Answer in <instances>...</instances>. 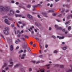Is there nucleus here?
Masks as SVG:
<instances>
[{"label":"nucleus","instance_id":"f257e3e1","mask_svg":"<svg viewBox=\"0 0 72 72\" xmlns=\"http://www.w3.org/2000/svg\"><path fill=\"white\" fill-rule=\"evenodd\" d=\"M28 46V44L27 43V42H26V41H25L23 43L22 45L23 48L26 49Z\"/></svg>","mask_w":72,"mask_h":72},{"label":"nucleus","instance_id":"f03ea898","mask_svg":"<svg viewBox=\"0 0 72 72\" xmlns=\"http://www.w3.org/2000/svg\"><path fill=\"white\" fill-rule=\"evenodd\" d=\"M0 9L1 10H3L4 12L5 11H6V12L9 10V9L7 7H6L5 8L2 6H1L0 7Z\"/></svg>","mask_w":72,"mask_h":72},{"label":"nucleus","instance_id":"7ed1b4c3","mask_svg":"<svg viewBox=\"0 0 72 72\" xmlns=\"http://www.w3.org/2000/svg\"><path fill=\"white\" fill-rule=\"evenodd\" d=\"M5 30L3 31L5 35H8V30H9V28L7 27L5 28Z\"/></svg>","mask_w":72,"mask_h":72},{"label":"nucleus","instance_id":"20e7f679","mask_svg":"<svg viewBox=\"0 0 72 72\" xmlns=\"http://www.w3.org/2000/svg\"><path fill=\"white\" fill-rule=\"evenodd\" d=\"M4 22L5 23H6L7 24H8V25H10V23H9V22L7 19H5L4 20Z\"/></svg>","mask_w":72,"mask_h":72},{"label":"nucleus","instance_id":"39448f33","mask_svg":"<svg viewBox=\"0 0 72 72\" xmlns=\"http://www.w3.org/2000/svg\"><path fill=\"white\" fill-rule=\"evenodd\" d=\"M27 16L28 17L30 18V19H32L33 18L32 16L31 15H30V14H28Z\"/></svg>","mask_w":72,"mask_h":72},{"label":"nucleus","instance_id":"423d86ee","mask_svg":"<svg viewBox=\"0 0 72 72\" xmlns=\"http://www.w3.org/2000/svg\"><path fill=\"white\" fill-rule=\"evenodd\" d=\"M57 37V38H59V39H64V37H60L59 36H58Z\"/></svg>","mask_w":72,"mask_h":72},{"label":"nucleus","instance_id":"0eeeda50","mask_svg":"<svg viewBox=\"0 0 72 72\" xmlns=\"http://www.w3.org/2000/svg\"><path fill=\"white\" fill-rule=\"evenodd\" d=\"M10 14H12V15L14 14V12L13 10H10Z\"/></svg>","mask_w":72,"mask_h":72},{"label":"nucleus","instance_id":"6e6552de","mask_svg":"<svg viewBox=\"0 0 72 72\" xmlns=\"http://www.w3.org/2000/svg\"><path fill=\"white\" fill-rule=\"evenodd\" d=\"M16 17H22V15L20 14H15V15Z\"/></svg>","mask_w":72,"mask_h":72},{"label":"nucleus","instance_id":"1a4fd4ad","mask_svg":"<svg viewBox=\"0 0 72 72\" xmlns=\"http://www.w3.org/2000/svg\"><path fill=\"white\" fill-rule=\"evenodd\" d=\"M10 50L11 51H12V50H13V46H11L10 47Z\"/></svg>","mask_w":72,"mask_h":72},{"label":"nucleus","instance_id":"9d476101","mask_svg":"<svg viewBox=\"0 0 72 72\" xmlns=\"http://www.w3.org/2000/svg\"><path fill=\"white\" fill-rule=\"evenodd\" d=\"M28 47V46L27 47V48H28V49H27V50H28V51H31V49H30V48Z\"/></svg>","mask_w":72,"mask_h":72},{"label":"nucleus","instance_id":"9b49d317","mask_svg":"<svg viewBox=\"0 0 72 72\" xmlns=\"http://www.w3.org/2000/svg\"><path fill=\"white\" fill-rule=\"evenodd\" d=\"M57 30H62V28L61 27H59L57 28Z\"/></svg>","mask_w":72,"mask_h":72},{"label":"nucleus","instance_id":"f8f14e48","mask_svg":"<svg viewBox=\"0 0 72 72\" xmlns=\"http://www.w3.org/2000/svg\"><path fill=\"white\" fill-rule=\"evenodd\" d=\"M49 12H53V13H54V11L53 10H50L48 11Z\"/></svg>","mask_w":72,"mask_h":72},{"label":"nucleus","instance_id":"ddd939ff","mask_svg":"<svg viewBox=\"0 0 72 72\" xmlns=\"http://www.w3.org/2000/svg\"><path fill=\"white\" fill-rule=\"evenodd\" d=\"M40 71L41 72H45V70L43 69H42L40 70Z\"/></svg>","mask_w":72,"mask_h":72},{"label":"nucleus","instance_id":"4468645a","mask_svg":"<svg viewBox=\"0 0 72 72\" xmlns=\"http://www.w3.org/2000/svg\"><path fill=\"white\" fill-rule=\"evenodd\" d=\"M20 65V64H16V65L14 66V67L15 68L17 67H18V66H19Z\"/></svg>","mask_w":72,"mask_h":72},{"label":"nucleus","instance_id":"2eb2a0df","mask_svg":"<svg viewBox=\"0 0 72 72\" xmlns=\"http://www.w3.org/2000/svg\"><path fill=\"white\" fill-rule=\"evenodd\" d=\"M23 50H20V51H19V54H20V53H23Z\"/></svg>","mask_w":72,"mask_h":72},{"label":"nucleus","instance_id":"dca6fc26","mask_svg":"<svg viewBox=\"0 0 72 72\" xmlns=\"http://www.w3.org/2000/svg\"><path fill=\"white\" fill-rule=\"evenodd\" d=\"M67 48L66 47H64L62 48L63 50H66Z\"/></svg>","mask_w":72,"mask_h":72},{"label":"nucleus","instance_id":"f3484780","mask_svg":"<svg viewBox=\"0 0 72 72\" xmlns=\"http://www.w3.org/2000/svg\"><path fill=\"white\" fill-rule=\"evenodd\" d=\"M69 23H70V22H69V21L66 22V23H65V24L67 25V24H69Z\"/></svg>","mask_w":72,"mask_h":72},{"label":"nucleus","instance_id":"a211bd4d","mask_svg":"<svg viewBox=\"0 0 72 72\" xmlns=\"http://www.w3.org/2000/svg\"><path fill=\"white\" fill-rule=\"evenodd\" d=\"M24 37L25 39H27L29 37L28 36L26 35H24Z\"/></svg>","mask_w":72,"mask_h":72},{"label":"nucleus","instance_id":"6ab92c4d","mask_svg":"<svg viewBox=\"0 0 72 72\" xmlns=\"http://www.w3.org/2000/svg\"><path fill=\"white\" fill-rule=\"evenodd\" d=\"M68 30L69 31H70L71 29V26H69L68 27Z\"/></svg>","mask_w":72,"mask_h":72},{"label":"nucleus","instance_id":"aec40b11","mask_svg":"<svg viewBox=\"0 0 72 72\" xmlns=\"http://www.w3.org/2000/svg\"><path fill=\"white\" fill-rule=\"evenodd\" d=\"M64 66L63 65H61L60 66V68H64Z\"/></svg>","mask_w":72,"mask_h":72},{"label":"nucleus","instance_id":"412c9836","mask_svg":"<svg viewBox=\"0 0 72 72\" xmlns=\"http://www.w3.org/2000/svg\"><path fill=\"white\" fill-rule=\"evenodd\" d=\"M37 26V27H40V24H38L37 23L35 24Z\"/></svg>","mask_w":72,"mask_h":72},{"label":"nucleus","instance_id":"4be33fe9","mask_svg":"<svg viewBox=\"0 0 72 72\" xmlns=\"http://www.w3.org/2000/svg\"><path fill=\"white\" fill-rule=\"evenodd\" d=\"M54 53H56V54H57L58 53V51L57 50H55L54 51Z\"/></svg>","mask_w":72,"mask_h":72},{"label":"nucleus","instance_id":"5701e85b","mask_svg":"<svg viewBox=\"0 0 72 72\" xmlns=\"http://www.w3.org/2000/svg\"><path fill=\"white\" fill-rule=\"evenodd\" d=\"M6 66V64L5 63H4V65L3 66L2 68H4V67H5V66Z\"/></svg>","mask_w":72,"mask_h":72},{"label":"nucleus","instance_id":"b1692460","mask_svg":"<svg viewBox=\"0 0 72 72\" xmlns=\"http://www.w3.org/2000/svg\"><path fill=\"white\" fill-rule=\"evenodd\" d=\"M58 16L59 17H62V14H59Z\"/></svg>","mask_w":72,"mask_h":72},{"label":"nucleus","instance_id":"393cba45","mask_svg":"<svg viewBox=\"0 0 72 72\" xmlns=\"http://www.w3.org/2000/svg\"><path fill=\"white\" fill-rule=\"evenodd\" d=\"M71 71H72L71 70L69 69V70H68V71H67L66 72H71Z\"/></svg>","mask_w":72,"mask_h":72},{"label":"nucleus","instance_id":"a878e982","mask_svg":"<svg viewBox=\"0 0 72 72\" xmlns=\"http://www.w3.org/2000/svg\"><path fill=\"white\" fill-rule=\"evenodd\" d=\"M33 7L34 8H36V7H37V5H35L33 6Z\"/></svg>","mask_w":72,"mask_h":72},{"label":"nucleus","instance_id":"bb28decb","mask_svg":"<svg viewBox=\"0 0 72 72\" xmlns=\"http://www.w3.org/2000/svg\"><path fill=\"white\" fill-rule=\"evenodd\" d=\"M28 30L29 31H31V30H32V27L30 28V29H29Z\"/></svg>","mask_w":72,"mask_h":72},{"label":"nucleus","instance_id":"cd10ccee","mask_svg":"<svg viewBox=\"0 0 72 72\" xmlns=\"http://www.w3.org/2000/svg\"><path fill=\"white\" fill-rule=\"evenodd\" d=\"M62 31L63 32H64L65 31H66V29H64L62 30Z\"/></svg>","mask_w":72,"mask_h":72},{"label":"nucleus","instance_id":"c85d7f7f","mask_svg":"<svg viewBox=\"0 0 72 72\" xmlns=\"http://www.w3.org/2000/svg\"><path fill=\"white\" fill-rule=\"evenodd\" d=\"M8 19L9 20H10V21H12L13 20V19L10 17L8 18Z\"/></svg>","mask_w":72,"mask_h":72},{"label":"nucleus","instance_id":"c756f323","mask_svg":"<svg viewBox=\"0 0 72 72\" xmlns=\"http://www.w3.org/2000/svg\"><path fill=\"white\" fill-rule=\"evenodd\" d=\"M37 6H39V7H41V5L40 4H38Z\"/></svg>","mask_w":72,"mask_h":72},{"label":"nucleus","instance_id":"7c9ffc66","mask_svg":"<svg viewBox=\"0 0 72 72\" xmlns=\"http://www.w3.org/2000/svg\"><path fill=\"white\" fill-rule=\"evenodd\" d=\"M21 40H23L24 41H26V40H25V39H24V38H21Z\"/></svg>","mask_w":72,"mask_h":72},{"label":"nucleus","instance_id":"2f4dec72","mask_svg":"<svg viewBox=\"0 0 72 72\" xmlns=\"http://www.w3.org/2000/svg\"><path fill=\"white\" fill-rule=\"evenodd\" d=\"M27 52V51L26 50H24L23 51L24 53H26Z\"/></svg>","mask_w":72,"mask_h":72},{"label":"nucleus","instance_id":"473e14b6","mask_svg":"<svg viewBox=\"0 0 72 72\" xmlns=\"http://www.w3.org/2000/svg\"><path fill=\"white\" fill-rule=\"evenodd\" d=\"M28 8H31V5H28Z\"/></svg>","mask_w":72,"mask_h":72},{"label":"nucleus","instance_id":"72a5a7b5","mask_svg":"<svg viewBox=\"0 0 72 72\" xmlns=\"http://www.w3.org/2000/svg\"><path fill=\"white\" fill-rule=\"evenodd\" d=\"M26 54H23L22 55V57H25V56H26Z\"/></svg>","mask_w":72,"mask_h":72},{"label":"nucleus","instance_id":"f704fd0d","mask_svg":"<svg viewBox=\"0 0 72 72\" xmlns=\"http://www.w3.org/2000/svg\"><path fill=\"white\" fill-rule=\"evenodd\" d=\"M48 51V50H44V53H46V52H47V51Z\"/></svg>","mask_w":72,"mask_h":72},{"label":"nucleus","instance_id":"c9c22d12","mask_svg":"<svg viewBox=\"0 0 72 72\" xmlns=\"http://www.w3.org/2000/svg\"><path fill=\"white\" fill-rule=\"evenodd\" d=\"M9 67H13V64H12V65H9Z\"/></svg>","mask_w":72,"mask_h":72},{"label":"nucleus","instance_id":"e433bc0d","mask_svg":"<svg viewBox=\"0 0 72 72\" xmlns=\"http://www.w3.org/2000/svg\"><path fill=\"white\" fill-rule=\"evenodd\" d=\"M15 3V2H14V1H11V3H12V4H14Z\"/></svg>","mask_w":72,"mask_h":72},{"label":"nucleus","instance_id":"4c0bfd02","mask_svg":"<svg viewBox=\"0 0 72 72\" xmlns=\"http://www.w3.org/2000/svg\"><path fill=\"white\" fill-rule=\"evenodd\" d=\"M52 37L53 38H54V39H56V37H55L54 35L52 36Z\"/></svg>","mask_w":72,"mask_h":72},{"label":"nucleus","instance_id":"58836bf2","mask_svg":"<svg viewBox=\"0 0 72 72\" xmlns=\"http://www.w3.org/2000/svg\"><path fill=\"white\" fill-rule=\"evenodd\" d=\"M55 28H58V25H55Z\"/></svg>","mask_w":72,"mask_h":72},{"label":"nucleus","instance_id":"ea45409f","mask_svg":"<svg viewBox=\"0 0 72 72\" xmlns=\"http://www.w3.org/2000/svg\"><path fill=\"white\" fill-rule=\"evenodd\" d=\"M16 24H17V26L18 27H19H19H20V26H19V25H18V24L17 23Z\"/></svg>","mask_w":72,"mask_h":72},{"label":"nucleus","instance_id":"a19ab883","mask_svg":"<svg viewBox=\"0 0 72 72\" xmlns=\"http://www.w3.org/2000/svg\"><path fill=\"white\" fill-rule=\"evenodd\" d=\"M15 44H18V42L17 40H16L15 41Z\"/></svg>","mask_w":72,"mask_h":72},{"label":"nucleus","instance_id":"79ce46f5","mask_svg":"<svg viewBox=\"0 0 72 72\" xmlns=\"http://www.w3.org/2000/svg\"><path fill=\"white\" fill-rule=\"evenodd\" d=\"M17 40L19 41V42H21V40H19V39H17Z\"/></svg>","mask_w":72,"mask_h":72},{"label":"nucleus","instance_id":"37998d69","mask_svg":"<svg viewBox=\"0 0 72 72\" xmlns=\"http://www.w3.org/2000/svg\"><path fill=\"white\" fill-rule=\"evenodd\" d=\"M68 31H66V32H65V34H67V33H68Z\"/></svg>","mask_w":72,"mask_h":72},{"label":"nucleus","instance_id":"c03bdc74","mask_svg":"<svg viewBox=\"0 0 72 72\" xmlns=\"http://www.w3.org/2000/svg\"><path fill=\"white\" fill-rule=\"evenodd\" d=\"M53 16H56V14H53Z\"/></svg>","mask_w":72,"mask_h":72},{"label":"nucleus","instance_id":"a18cd8bd","mask_svg":"<svg viewBox=\"0 0 72 72\" xmlns=\"http://www.w3.org/2000/svg\"><path fill=\"white\" fill-rule=\"evenodd\" d=\"M17 36L18 37H21V35L19 34L18 35H17Z\"/></svg>","mask_w":72,"mask_h":72},{"label":"nucleus","instance_id":"49530a36","mask_svg":"<svg viewBox=\"0 0 72 72\" xmlns=\"http://www.w3.org/2000/svg\"><path fill=\"white\" fill-rule=\"evenodd\" d=\"M24 58V57L22 56V57L21 58V59H23Z\"/></svg>","mask_w":72,"mask_h":72},{"label":"nucleus","instance_id":"de8ad7c7","mask_svg":"<svg viewBox=\"0 0 72 72\" xmlns=\"http://www.w3.org/2000/svg\"><path fill=\"white\" fill-rule=\"evenodd\" d=\"M16 13H19V10H17Z\"/></svg>","mask_w":72,"mask_h":72},{"label":"nucleus","instance_id":"09e8293b","mask_svg":"<svg viewBox=\"0 0 72 72\" xmlns=\"http://www.w3.org/2000/svg\"><path fill=\"white\" fill-rule=\"evenodd\" d=\"M37 17H38L39 18H41V17L40 16V15H38Z\"/></svg>","mask_w":72,"mask_h":72},{"label":"nucleus","instance_id":"8fccbe9b","mask_svg":"<svg viewBox=\"0 0 72 72\" xmlns=\"http://www.w3.org/2000/svg\"><path fill=\"white\" fill-rule=\"evenodd\" d=\"M48 47V45H46L45 46V48H47Z\"/></svg>","mask_w":72,"mask_h":72},{"label":"nucleus","instance_id":"3c124183","mask_svg":"<svg viewBox=\"0 0 72 72\" xmlns=\"http://www.w3.org/2000/svg\"><path fill=\"white\" fill-rule=\"evenodd\" d=\"M30 44V45H32V44H33V42H31Z\"/></svg>","mask_w":72,"mask_h":72},{"label":"nucleus","instance_id":"603ef678","mask_svg":"<svg viewBox=\"0 0 72 72\" xmlns=\"http://www.w3.org/2000/svg\"><path fill=\"white\" fill-rule=\"evenodd\" d=\"M42 14H43V15H45V14H46L44 12H42Z\"/></svg>","mask_w":72,"mask_h":72},{"label":"nucleus","instance_id":"864d4df0","mask_svg":"<svg viewBox=\"0 0 72 72\" xmlns=\"http://www.w3.org/2000/svg\"><path fill=\"white\" fill-rule=\"evenodd\" d=\"M29 71H32V68H30L29 69Z\"/></svg>","mask_w":72,"mask_h":72},{"label":"nucleus","instance_id":"5fc2aeb1","mask_svg":"<svg viewBox=\"0 0 72 72\" xmlns=\"http://www.w3.org/2000/svg\"><path fill=\"white\" fill-rule=\"evenodd\" d=\"M18 23L19 24H22V22H21V21H19L18 22Z\"/></svg>","mask_w":72,"mask_h":72},{"label":"nucleus","instance_id":"6e6d98bb","mask_svg":"<svg viewBox=\"0 0 72 72\" xmlns=\"http://www.w3.org/2000/svg\"><path fill=\"white\" fill-rule=\"evenodd\" d=\"M51 27H50L49 28V31H51Z\"/></svg>","mask_w":72,"mask_h":72},{"label":"nucleus","instance_id":"4d7b16f0","mask_svg":"<svg viewBox=\"0 0 72 72\" xmlns=\"http://www.w3.org/2000/svg\"><path fill=\"white\" fill-rule=\"evenodd\" d=\"M8 69H9V68H8V67H7L5 69L6 70H7Z\"/></svg>","mask_w":72,"mask_h":72},{"label":"nucleus","instance_id":"13d9d810","mask_svg":"<svg viewBox=\"0 0 72 72\" xmlns=\"http://www.w3.org/2000/svg\"><path fill=\"white\" fill-rule=\"evenodd\" d=\"M10 64H13V62H10Z\"/></svg>","mask_w":72,"mask_h":72},{"label":"nucleus","instance_id":"bf43d9fd","mask_svg":"<svg viewBox=\"0 0 72 72\" xmlns=\"http://www.w3.org/2000/svg\"><path fill=\"white\" fill-rule=\"evenodd\" d=\"M36 40H39V39L38 38H35Z\"/></svg>","mask_w":72,"mask_h":72},{"label":"nucleus","instance_id":"052dcab7","mask_svg":"<svg viewBox=\"0 0 72 72\" xmlns=\"http://www.w3.org/2000/svg\"><path fill=\"white\" fill-rule=\"evenodd\" d=\"M68 19H69V18H70V16H68Z\"/></svg>","mask_w":72,"mask_h":72},{"label":"nucleus","instance_id":"680f3d73","mask_svg":"<svg viewBox=\"0 0 72 72\" xmlns=\"http://www.w3.org/2000/svg\"><path fill=\"white\" fill-rule=\"evenodd\" d=\"M3 18H8V16H4Z\"/></svg>","mask_w":72,"mask_h":72},{"label":"nucleus","instance_id":"e2e57ef3","mask_svg":"<svg viewBox=\"0 0 72 72\" xmlns=\"http://www.w3.org/2000/svg\"><path fill=\"white\" fill-rule=\"evenodd\" d=\"M57 22H60V20H59L58 19H57Z\"/></svg>","mask_w":72,"mask_h":72},{"label":"nucleus","instance_id":"0e129e2a","mask_svg":"<svg viewBox=\"0 0 72 72\" xmlns=\"http://www.w3.org/2000/svg\"><path fill=\"white\" fill-rule=\"evenodd\" d=\"M1 37H3V39H4V36H3V35H1Z\"/></svg>","mask_w":72,"mask_h":72},{"label":"nucleus","instance_id":"69168bd1","mask_svg":"<svg viewBox=\"0 0 72 72\" xmlns=\"http://www.w3.org/2000/svg\"><path fill=\"white\" fill-rule=\"evenodd\" d=\"M19 49V46H17L16 48V49Z\"/></svg>","mask_w":72,"mask_h":72},{"label":"nucleus","instance_id":"338daca9","mask_svg":"<svg viewBox=\"0 0 72 72\" xmlns=\"http://www.w3.org/2000/svg\"><path fill=\"white\" fill-rule=\"evenodd\" d=\"M39 57H40V58H42V55H40L39 56Z\"/></svg>","mask_w":72,"mask_h":72},{"label":"nucleus","instance_id":"774afa93","mask_svg":"<svg viewBox=\"0 0 72 72\" xmlns=\"http://www.w3.org/2000/svg\"><path fill=\"white\" fill-rule=\"evenodd\" d=\"M16 5H18V4H19V3H18V2H16Z\"/></svg>","mask_w":72,"mask_h":72}]
</instances>
